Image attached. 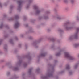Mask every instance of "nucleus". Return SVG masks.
I'll use <instances>...</instances> for the list:
<instances>
[{"mask_svg": "<svg viewBox=\"0 0 79 79\" xmlns=\"http://www.w3.org/2000/svg\"><path fill=\"white\" fill-rule=\"evenodd\" d=\"M57 19H61V17H57Z\"/></svg>", "mask_w": 79, "mask_h": 79, "instance_id": "obj_15", "label": "nucleus"}, {"mask_svg": "<svg viewBox=\"0 0 79 79\" xmlns=\"http://www.w3.org/2000/svg\"><path fill=\"white\" fill-rule=\"evenodd\" d=\"M52 75L53 74L52 73L49 72L47 73L46 76H43L41 77V78L43 79H47L48 77H51V76H52Z\"/></svg>", "mask_w": 79, "mask_h": 79, "instance_id": "obj_4", "label": "nucleus"}, {"mask_svg": "<svg viewBox=\"0 0 79 79\" xmlns=\"http://www.w3.org/2000/svg\"><path fill=\"white\" fill-rule=\"evenodd\" d=\"M69 74H70L71 75V74H72V72H69Z\"/></svg>", "mask_w": 79, "mask_h": 79, "instance_id": "obj_22", "label": "nucleus"}, {"mask_svg": "<svg viewBox=\"0 0 79 79\" xmlns=\"http://www.w3.org/2000/svg\"><path fill=\"white\" fill-rule=\"evenodd\" d=\"M33 9L35 10H36V14H39V13H40L41 11H42V10L38 9V7L36 5L33 6Z\"/></svg>", "mask_w": 79, "mask_h": 79, "instance_id": "obj_6", "label": "nucleus"}, {"mask_svg": "<svg viewBox=\"0 0 79 79\" xmlns=\"http://www.w3.org/2000/svg\"><path fill=\"white\" fill-rule=\"evenodd\" d=\"M23 2H24L23 0H19L18 1L17 3H18L19 6H21V5L23 3Z\"/></svg>", "mask_w": 79, "mask_h": 79, "instance_id": "obj_7", "label": "nucleus"}, {"mask_svg": "<svg viewBox=\"0 0 79 79\" xmlns=\"http://www.w3.org/2000/svg\"><path fill=\"white\" fill-rule=\"evenodd\" d=\"M62 51H63L62 50H60V51L59 52V53H58L57 54H56V56H60V52H62Z\"/></svg>", "mask_w": 79, "mask_h": 79, "instance_id": "obj_10", "label": "nucleus"}, {"mask_svg": "<svg viewBox=\"0 0 79 79\" xmlns=\"http://www.w3.org/2000/svg\"><path fill=\"white\" fill-rule=\"evenodd\" d=\"M78 57H79V54L78 55Z\"/></svg>", "mask_w": 79, "mask_h": 79, "instance_id": "obj_27", "label": "nucleus"}, {"mask_svg": "<svg viewBox=\"0 0 79 79\" xmlns=\"http://www.w3.org/2000/svg\"><path fill=\"white\" fill-rule=\"evenodd\" d=\"M30 39H31V38H30Z\"/></svg>", "mask_w": 79, "mask_h": 79, "instance_id": "obj_30", "label": "nucleus"}, {"mask_svg": "<svg viewBox=\"0 0 79 79\" xmlns=\"http://www.w3.org/2000/svg\"><path fill=\"white\" fill-rule=\"evenodd\" d=\"M32 0H30L28 2L29 4H30V3H32Z\"/></svg>", "mask_w": 79, "mask_h": 79, "instance_id": "obj_13", "label": "nucleus"}, {"mask_svg": "<svg viewBox=\"0 0 79 79\" xmlns=\"http://www.w3.org/2000/svg\"><path fill=\"white\" fill-rule=\"evenodd\" d=\"M74 2V1L73 0H71V3H73Z\"/></svg>", "mask_w": 79, "mask_h": 79, "instance_id": "obj_21", "label": "nucleus"}, {"mask_svg": "<svg viewBox=\"0 0 79 79\" xmlns=\"http://www.w3.org/2000/svg\"><path fill=\"white\" fill-rule=\"evenodd\" d=\"M2 40H0V45H1V44H2Z\"/></svg>", "mask_w": 79, "mask_h": 79, "instance_id": "obj_18", "label": "nucleus"}, {"mask_svg": "<svg viewBox=\"0 0 79 79\" xmlns=\"http://www.w3.org/2000/svg\"><path fill=\"white\" fill-rule=\"evenodd\" d=\"M70 68V67H69V64H67L66 65V69H69Z\"/></svg>", "mask_w": 79, "mask_h": 79, "instance_id": "obj_8", "label": "nucleus"}, {"mask_svg": "<svg viewBox=\"0 0 79 79\" xmlns=\"http://www.w3.org/2000/svg\"><path fill=\"white\" fill-rule=\"evenodd\" d=\"M5 6H6V5H5Z\"/></svg>", "mask_w": 79, "mask_h": 79, "instance_id": "obj_33", "label": "nucleus"}, {"mask_svg": "<svg viewBox=\"0 0 79 79\" xmlns=\"http://www.w3.org/2000/svg\"><path fill=\"white\" fill-rule=\"evenodd\" d=\"M77 36H78V33L77 32L74 35L71 36L69 38V40H71L74 39H76L77 38Z\"/></svg>", "mask_w": 79, "mask_h": 79, "instance_id": "obj_5", "label": "nucleus"}, {"mask_svg": "<svg viewBox=\"0 0 79 79\" xmlns=\"http://www.w3.org/2000/svg\"><path fill=\"white\" fill-rule=\"evenodd\" d=\"M64 2H65V3H66L67 2V0H64Z\"/></svg>", "mask_w": 79, "mask_h": 79, "instance_id": "obj_20", "label": "nucleus"}, {"mask_svg": "<svg viewBox=\"0 0 79 79\" xmlns=\"http://www.w3.org/2000/svg\"><path fill=\"white\" fill-rule=\"evenodd\" d=\"M40 70V69L39 68H38L36 70V71H39Z\"/></svg>", "mask_w": 79, "mask_h": 79, "instance_id": "obj_19", "label": "nucleus"}, {"mask_svg": "<svg viewBox=\"0 0 79 79\" xmlns=\"http://www.w3.org/2000/svg\"><path fill=\"white\" fill-rule=\"evenodd\" d=\"M44 18H45V19H47V17H44Z\"/></svg>", "mask_w": 79, "mask_h": 79, "instance_id": "obj_24", "label": "nucleus"}, {"mask_svg": "<svg viewBox=\"0 0 79 79\" xmlns=\"http://www.w3.org/2000/svg\"><path fill=\"white\" fill-rule=\"evenodd\" d=\"M3 25L2 24H1V26L0 27V28H2V27H3Z\"/></svg>", "mask_w": 79, "mask_h": 79, "instance_id": "obj_16", "label": "nucleus"}, {"mask_svg": "<svg viewBox=\"0 0 79 79\" xmlns=\"http://www.w3.org/2000/svg\"><path fill=\"white\" fill-rule=\"evenodd\" d=\"M74 46L75 47H78L79 46V44H76L74 45Z\"/></svg>", "mask_w": 79, "mask_h": 79, "instance_id": "obj_11", "label": "nucleus"}, {"mask_svg": "<svg viewBox=\"0 0 79 79\" xmlns=\"http://www.w3.org/2000/svg\"><path fill=\"white\" fill-rule=\"evenodd\" d=\"M47 13H48V12H47Z\"/></svg>", "mask_w": 79, "mask_h": 79, "instance_id": "obj_31", "label": "nucleus"}, {"mask_svg": "<svg viewBox=\"0 0 79 79\" xmlns=\"http://www.w3.org/2000/svg\"><path fill=\"white\" fill-rule=\"evenodd\" d=\"M19 18V16L18 15H16L15 17V19H16V21H15V29L16 28H18L19 26V22L17 20V19Z\"/></svg>", "mask_w": 79, "mask_h": 79, "instance_id": "obj_3", "label": "nucleus"}, {"mask_svg": "<svg viewBox=\"0 0 79 79\" xmlns=\"http://www.w3.org/2000/svg\"><path fill=\"white\" fill-rule=\"evenodd\" d=\"M60 31H61V30H60Z\"/></svg>", "mask_w": 79, "mask_h": 79, "instance_id": "obj_29", "label": "nucleus"}, {"mask_svg": "<svg viewBox=\"0 0 79 79\" xmlns=\"http://www.w3.org/2000/svg\"><path fill=\"white\" fill-rule=\"evenodd\" d=\"M1 3H0V6H1Z\"/></svg>", "mask_w": 79, "mask_h": 79, "instance_id": "obj_25", "label": "nucleus"}, {"mask_svg": "<svg viewBox=\"0 0 79 79\" xmlns=\"http://www.w3.org/2000/svg\"><path fill=\"white\" fill-rule=\"evenodd\" d=\"M13 6H11V7H12Z\"/></svg>", "mask_w": 79, "mask_h": 79, "instance_id": "obj_26", "label": "nucleus"}, {"mask_svg": "<svg viewBox=\"0 0 79 79\" xmlns=\"http://www.w3.org/2000/svg\"><path fill=\"white\" fill-rule=\"evenodd\" d=\"M27 8H28V7H27Z\"/></svg>", "mask_w": 79, "mask_h": 79, "instance_id": "obj_28", "label": "nucleus"}, {"mask_svg": "<svg viewBox=\"0 0 79 79\" xmlns=\"http://www.w3.org/2000/svg\"><path fill=\"white\" fill-rule=\"evenodd\" d=\"M74 24L73 23H70L69 22H68L64 23V27L66 30H69L73 28Z\"/></svg>", "mask_w": 79, "mask_h": 79, "instance_id": "obj_1", "label": "nucleus"}, {"mask_svg": "<svg viewBox=\"0 0 79 79\" xmlns=\"http://www.w3.org/2000/svg\"><path fill=\"white\" fill-rule=\"evenodd\" d=\"M32 68L30 69H29V71H28V73H31V70H32Z\"/></svg>", "mask_w": 79, "mask_h": 79, "instance_id": "obj_14", "label": "nucleus"}, {"mask_svg": "<svg viewBox=\"0 0 79 79\" xmlns=\"http://www.w3.org/2000/svg\"><path fill=\"white\" fill-rule=\"evenodd\" d=\"M78 20H79V19H77Z\"/></svg>", "mask_w": 79, "mask_h": 79, "instance_id": "obj_32", "label": "nucleus"}, {"mask_svg": "<svg viewBox=\"0 0 79 79\" xmlns=\"http://www.w3.org/2000/svg\"><path fill=\"white\" fill-rule=\"evenodd\" d=\"M77 32H79V28H77Z\"/></svg>", "mask_w": 79, "mask_h": 79, "instance_id": "obj_17", "label": "nucleus"}, {"mask_svg": "<svg viewBox=\"0 0 79 79\" xmlns=\"http://www.w3.org/2000/svg\"><path fill=\"white\" fill-rule=\"evenodd\" d=\"M45 55H46V53L43 52V53L41 54L40 56H45Z\"/></svg>", "mask_w": 79, "mask_h": 79, "instance_id": "obj_9", "label": "nucleus"}, {"mask_svg": "<svg viewBox=\"0 0 79 79\" xmlns=\"http://www.w3.org/2000/svg\"><path fill=\"white\" fill-rule=\"evenodd\" d=\"M18 69V67H15V69H14V70L15 71H17Z\"/></svg>", "mask_w": 79, "mask_h": 79, "instance_id": "obj_12", "label": "nucleus"}, {"mask_svg": "<svg viewBox=\"0 0 79 79\" xmlns=\"http://www.w3.org/2000/svg\"><path fill=\"white\" fill-rule=\"evenodd\" d=\"M27 6H29V5H27Z\"/></svg>", "mask_w": 79, "mask_h": 79, "instance_id": "obj_23", "label": "nucleus"}, {"mask_svg": "<svg viewBox=\"0 0 79 79\" xmlns=\"http://www.w3.org/2000/svg\"><path fill=\"white\" fill-rule=\"evenodd\" d=\"M64 56L66 58L69 59V60H74L75 58L74 57L69 55V53L67 52H64Z\"/></svg>", "mask_w": 79, "mask_h": 79, "instance_id": "obj_2", "label": "nucleus"}]
</instances>
